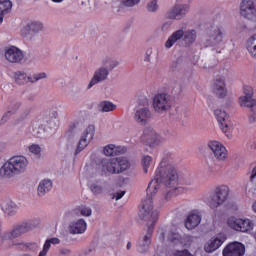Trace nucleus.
<instances>
[{"mask_svg": "<svg viewBox=\"0 0 256 256\" xmlns=\"http://www.w3.org/2000/svg\"><path fill=\"white\" fill-rule=\"evenodd\" d=\"M178 183H189V178L177 170L171 159L163 158L156 170L154 180L149 183L146 189V199L143 201L139 211V218L142 221L152 219V223H157L159 212L153 211V197L157 195L160 185H164L166 189L158 198V205L163 207V205L169 203L177 195V190L179 189L177 188Z\"/></svg>", "mask_w": 256, "mask_h": 256, "instance_id": "f257e3e1", "label": "nucleus"}, {"mask_svg": "<svg viewBox=\"0 0 256 256\" xmlns=\"http://www.w3.org/2000/svg\"><path fill=\"white\" fill-rule=\"evenodd\" d=\"M92 166L100 175H119L131 167V163L125 157L118 158H96Z\"/></svg>", "mask_w": 256, "mask_h": 256, "instance_id": "f03ea898", "label": "nucleus"}, {"mask_svg": "<svg viewBox=\"0 0 256 256\" xmlns=\"http://www.w3.org/2000/svg\"><path fill=\"white\" fill-rule=\"evenodd\" d=\"M28 165L29 161L24 156H14L0 168V175L8 178L21 175L27 171Z\"/></svg>", "mask_w": 256, "mask_h": 256, "instance_id": "7ed1b4c3", "label": "nucleus"}, {"mask_svg": "<svg viewBox=\"0 0 256 256\" xmlns=\"http://www.w3.org/2000/svg\"><path fill=\"white\" fill-rule=\"evenodd\" d=\"M39 225H41V219L39 218H34L17 224L11 231L3 233L1 236V242L5 243V241H13V239H19L21 235H25V233H29V231L37 229Z\"/></svg>", "mask_w": 256, "mask_h": 256, "instance_id": "20e7f679", "label": "nucleus"}, {"mask_svg": "<svg viewBox=\"0 0 256 256\" xmlns=\"http://www.w3.org/2000/svg\"><path fill=\"white\" fill-rule=\"evenodd\" d=\"M101 64L102 66L94 72V75L88 84V89H91V87H93V85H97V83L107 81L109 77V71H113V69L119 67V61L109 56L103 57Z\"/></svg>", "mask_w": 256, "mask_h": 256, "instance_id": "39448f33", "label": "nucleus"}, {"mask_svg": "<svg viewBox=\"0 0 256 256\" xmlns=\"http://www.w3.org/2000/svg\"><path fill=\"white\" fill-rule=\"evenodd\" d=\"M181 39L187 47H190V45H193L194 42L197 41V30L191 29L184 31L183 29H179L173 32L165 42L166 49H171V46L175 45L177 41H181Z\"/></svg>", "mask_w": 256, "mask_h": 256, "instance_id": "423d86ee", "label": "nucleus"}, {"mask_svg": "<svg viewBox=\"0 0 256 256\" xmlns=\"http://www.w3.org/2000/svg\"><path fill=\"white\" fill-rule=\"evenodd\" d=\"M230 190L228 186L221 185L214 189V192L207 198V205L213 211H217L228 199Z\"/></svg>", "mask_w": 256, "mask_h": 256, "instance_id": "0eeeda50", "label": "nucleus"}, {"mask_svg": "<svg viewBox=\"0 0 256 256\" xmlns=\"http://www.w3.org/2000/svg\"><path fill=\"white\" fill-rule=\"evenodd\" d=\"M173 105V99L168 93H158L153 98V109L155 113H167L171 111Z\"/></svg>", "mask_w": 256, "mask_h": 256, "instance_id": "6e6552de", "label": "nucleus"}, {"mask_svg": "<svg viewBox=\"0 0 256 256\" xmlns=\"http://www.w3.org/2000/svg\"><path fill=\"white\" fill-rule=\"evenodd\" d=\"M240 15L256 23V0H242L240 2Z\"/></svg>", "mask_w": 256, "mask_h": 256, "instance_id": "1a4fd4ad", "label": "nucleus"}, {"mask_svg": "<svg viewBox=\"0 0 256 256\" xmlns=\"http://www.w3.org/2000/svg\"><path fill=\"white\" fill-rule=\"evenodd\" d=\"M207 147L216 161L220 163L227 161V148L221 142L215 140L209 141Z\"/></svg>", "mask_w": 256, "mask_h": 256, "instance_id": "9d476101", "label": "nucleus"}, {"mask_svg": "<svg viewBox=\"0 0 256 256\" xmlns=\"http://www.w3.org/2000/svg\"><path fill=\"white\" fill-rule=\"evenodd\" d=\"M144 221L147 222L148 229L146 235L138 243V253H147V251H149V247H151V237H153V227H155V222L153 223L152 218Z\"/></svg>", "mask_w": 256, "mask_h": 256, "instance_id": "9b49d317", "label": "nucleus"}, {"mask_svg": "<svg viewBox=\"0 0 256 256\" xmlns=\"http://www.w3.org/2000/svg\"><path fill=\"white\" fill-rule=\"evenodd\" d=\"M95 136V126L89 125L81 135V138L78 142L77 148L74 152V155H79L83 149H85Z\"/></svg>", "mask_w": 256, "mask_h": 256, "instance_id": "f8f14e48", "label": "nucleus"}, {"mask_svg": "<svg viewBox=\"0 0 256 256\" xmlns=\"http://www.w3.org/2000/svg\"><path fill=\"white\" fill-rule=\"evenodd\" d=\"M134 120L139 125H147L151 120V110H149V102L144 99L143 107H138L134 114Z\"/></svg>", "mask_w": 256, "mask_h": 256, "instance_id": "ddd939ff", "label": "nucleus"}, {"mask_svg": "<svg viewBox=\"0 0 256 256\" xmlns=\"http://www.w3.org/2000/svg\"><path fill=\"white\" fill-rule=\"evenodd\" d=\"M228 225L234 231H241L242 233H247L253 229V222L249 219L230 218Z\"/></svg>", "mask_w": 256, "mask_h": 256, "instance_id": "4468645a", "label": "nucleus"}, {"mask_svg": "<svg viewBox=\"0 0 256 256\" xmlns=\"http://www.w3.org/2000/svg\"><path fill=\"white\" fill-rule=\"evenodd\" d=\"M189 7L183 4H176L166 12V19H174L180 21L185 15H187Z\"/></svg>", "mask_w": 256, "mask_h": 256, "instance_id": "2eb2a0df", "label": "nucleus"}, {"mask_svg": "<svg viewBox=\"0 0 256 256\" xmlns=\"http://www.w3.org/2000/svg\"><path fill=\"white\" fill-rule=\"evenodd\" d=\"M4 57L8 63H21L23 61L24 55L21 49L11 46L5 49Z\"/></svg>", "mask_w": 256, "mask_h": 256, "instance_id": "dca6fc26", "label": "nucleus"}, {"mask_svg": "<svg viewBox=\"0 0 256 256\" xmlns=\"http://www.w3.org/2000/svg\"><path fill=\"white\" fill-rule=\"evenodd\" d=\"M225 241H227V236H225V234H218L204 245V251L206 253H213V251H217Z\"/></svg>", "mask_w": 256, "mask_h": 256, "instance_id": "f3484780", "label": "nucleus"}, {"mask_svg": "<svg viewBox=\"0 0 256 256\" xmlns=\"http://www.w3.org/2000/svg\"><path fill=\"white\" fill-rule=\"evenodd\" d=\"M245 245L239 242L228 244L223 250V256H244Z\"/></svg>", "mask_w": 256, "mask_h": 256, "instance_id": "a211bd4d", "label": "nucleus"}, {"mask_svg": "<svg viewBox=\"0 0 256 256\" xmlns=\"http://www.w3.org/2000/svg\"><path fill=\"white\" fill-rule=\"evenodd\" d=\"M213 92L219 99L227 97V86L224 76H217L214 80Z\"/></svg>", "mask_w": 256, "mask_h": 256, "instance_id": "6ab92c4d", "label": "nucleus"}, {"mask_svg": "<svg viewBox=\"0 0 256 256\" xmlns=\"http://www.w3.org/2000/svg\"><path fill=\"white\" fill-rule=\"evenodd\" d=\"M85 112L80 111L77 114V119L74 120L68 127V130L66 131L65 137L68 141L73 140V137H75V129L79 127V123L85 122Z\"/></svg>", "mask_w": 256, "mask_h": 256, "instance_id": "aec40b11", "label": "nucleus"}, {"mask_svg": "<svg viewBox=\"0 0 256 256\" xmlns=\"http://www.w3.org/2000/svg\"><path fill=\"white\" fill-rule=\"evenodd\" d=\"M243 96L239 98L240 107H245L246 105H255L256 100L253 98V88L251 86H244Z\"/></svg>", "mask_w": 256, "mask_h": 256, "instance_id": "412c9836", "label": "nucleus"}, {"mask_svg": "<svg viewBox=\"0 0 256 256\" xmlns=\"http://www.w3.org/2000/svg\"><path fill=\"white\" fill-rule=\"evenodd\" d=\"M215 117L218 121V123H220V127L223 131V133H225V135L227 137H229V126L227 125V112H225V110L222 109H216L214 111Z\"/></svg>", "mask_w": 256, "mask_h": 256, "instance_id": "4be33fe9", "label": "nucleus"}, {"mask_svg": "<svg viewBox=\"0 0 256 256\" xmlns=\"http://www.w3.org/2000/svg\"><path fill=\"white\" fill-rule=\"evenodd\" d=\"M142 141L148 143V145H155L159 141V135L154 131L153 127L148 126L144 129L142 135Z\"/></svg>", "mask_w": 256, "mask_h": 256, "instance_id": "5701e85b", "label": "nucleus"}, {"mask_svg": "<svg viewBox=\"0 0 256 256\" xmlns=\"http://www.w3.org/2000/svg\"><path fill=\"white\" fill-rule=\"evenodd\" d=\"M68 229L71 235H81L87 231V222L83 219H79L76 222H72Z\"/></svg>", "mask_w": 256, "mask_h": 256, "instance_id": "b1692460", "label": "nucleus"}, {"mask_svg": "<svg viewBox=\"0 0 256 256\" xmlns=\"http://www.w3.org/2000/svg\"><path fill=\"white\" fill-rule=\"evenodd\" d=\"M0 207L7 217H13L17 213V203L11 199H6Z\"/></svg>", "mask_w": 256, "mask_h": 256, "instance_id": "393cba45", "label": "nucleus"}, {"mask_svg": "<svg viewBox=\"0 0 256 256\" xmlns=\"http://www.w3.org/2000/svg\"><path fill=\"white\" fill-rule=\"evenodd\" d=\"M199 223H201V215L192 213L188 215L185 227L188 229V231H191V229H195V227L199 226Z\"/></svg>", "mask_w": 256, "mask_h": 256, "instance_id": "a878e982", "label": "nucleus"}, {"mask_svg": "<svg viewBox=\"0 0 256 256\" xmlns=\"http://www.w3.org/2000/svg\"><path fill=\"white\" fill-rule=\"evenodd\" d=\"M52 187H53V183L51 182V180H42L38 185L39 197H43L45 196L46 193H49Z\"/></svg>", "mask_w": 256, "mask_h": 256, "instance_id": "bb28decb", "label": "nucleus"}, {"mask_svg": "<svg viewBox=\"0 0 256 256\" xmlns=\"http://www.w3.org/2000/svg\"><path fill=\"white\" fill-rule=\"evenodd\" d=\"M29 79H31V76H27V73L24 71H17L14 73V81L16 85H26V83H30Z\"/></svg>", "mask_w": 256, "mask_h": 256, "instance_id": "cd10ccee", "label": "nucleus"}, {"mask_svg": "<svg viewBox=\"0 0 256 256\" xmlns=\"http://www.w3.org/2000/svg\"><path fill=\"white\" fill-rule=\"evenodd\" d=\"M116 109L117 105L110 101H102L98 104V111L100 113H111V111H115Z\"/></svg>", "mask_w": 256, "mask_h": 256, "instance_id": "c85d7f7f", "label": "nucleus"}, {"mask_svg": "<svg viewBox=\"0 0 256 256\" xmlns=\"http://www.w3.org/2000/svg\"><path fill=\"white\" fill-rule=\"evenodd\" d=\"M60 243L61 240H59V238L47 239L44 243L42 251L39 253L38 256H47V253H49V249H51V245H59Z\"/></svg>", "mask_w": 256, "mask_h": 256, "instance_id": "c756f323", "label": "nucleus"}, {"mask_svg": "<svg viewBox=\"0 0 256 256\" xmlns=\"http://www.w3.org/2000/svg\"><path fill=\"white\" fill-rule=\"evenodd\" d=\"M210 39L214 43H221L223 41V32L221 31V28L214 27L209 32Z\"/></svg>", "mask_w": 256, "mask_h": 256, "instance_id": "7c9ffc66", "label": "nucleus"}, {"mask_svg": "<svg viewBox=\"0 0 256 256\" xmlns=\"http://www.w3.org/2000/svg\"><path fill=\"white\" fill-rule=\"evenodd\" d=\"M13 3L10 0H0V17L11 13Z\"/></svg>", "mask_w": 256, "mask_h": 256, "instance_id": "2f4dec72", "label": "nucleus"}, {"mask_svg": "<svg viewBox=\"0 0 256 256\" xmlns=\"http://www.w3.org/2000/svg\"><path fill=\"white\" fill-rule=\"evenodd\" d=\"M246 49L250 53L251 57L256 59V34L248 39Z\"/></svg>", "mask_w": 256, "mask_h": 256, "instance_id": "473e14b6", "label": "nucleus"}, {"mask_svg": "<svg viewBox=\"0 0 256 256\" xmlns=\"http://www.w3.org/2000/svg\"><path fill=\"white\" fill-rule=\"evenodd\" d=\"M74 215H82V217H91L93 211L88 206H78L73 210Z\"/></svg>", "mask_w": 256, "mask_h": 256, "instance_id": "72a5a7b5", "label": "nucleus"}, {"mask_svg": "<svg viewBox=\"0 0 256 256\" xmlns=\"http://www.w3.org/2000/svg\"><path fill=\"white\" fill-rule=\"evenodd\" d=\"M168 241L171 243H183V237L175 230H170L168 233Z\"/></svg>", "mask_w": 256, "mask_h": 256, "instance_id": "f704fd0d", "label": "nucleus"}, {"mask_svg": "<svg viewBox=\"0 0 256 256\" xmlns=\"http://www.w3.org/2000/svg\"><path fill=\"white\" fill-rule=\"evenodd\" d=\"M118 151L119 149L113 144H109L103 149V153L106 157H113L117 155Z\"/></svg>", "mask_w": 256, "mask_h": 256, "instance_id": "c9c22d12", "label": "nucleus"}, {"mask_svg": "<svg viewBox=\"0 0 256 256\" xmlns=\"http://www.w3.org/2000/svg\"><path fill=\"white\" fill-rule=\"evenodd\" d=\"M90 191L93 195H101L103 193L104 188L101 182H94L90 185Z\"/></svg>", "mask_w": 256, "mask_h": 256, "instance_id": "e433bc0d", "label": "nucleus"}, {"mask_svg": "<svg viewBox=\"0 0 256 256\" xmlns=\"http://www.w3.org/2000/svg\"><path fill=\"white\" fill-rule=\"evenodd\" d=\"M153 163V158L149 155H146L141 160V165L143 167V172L148 173L149 167H151V164Z\"/></svg>", "mask_w": 256, "mask_h": 256, "instance_id": "4c0bfd02", "label": "nucleus"}, {"mask_svg": "<svg viewBox=\"0 0 256 256\" xmlns=\"http://www.w3.org/2000/svg\"><path fill=\"white\" fill-rule=\"evenodd\" d=\"M242 107H247L248 109H250L249 121L250 123H256V102H254V105L248 104Z\"/></svg>", "mask_w": 256, "mask_h": 256, "instance_id": "58836bf2", "label": "nucleus"}, {"mask_svg": "<svg viewBox=\"0 0 256 256\" xmlns=\"http://www.w3.org/2000/svg\"><path fill=\"white\" fill-rule=\"evenodd\" d=\"M24 29L25 31H32V33H39V31H41V24L32 22L28 24Z\"/></svg>", "mask_w": 256, "mask_h": 256, "instance_id": "ea45409f", "label": "nucleus"}, {"mask_svg": "<svg viewBox=\"0 0 256 256\" xmlns=\"http://www.w3.org/2000/svg\"><path fill=\"white\" fill-rule=\"evenodd\" d=\"M33 133L36 137H41L45 134V125L43 124H35L33 127Z\"/></svg>", "mask_w": 256, "mask_h": 256, "instance_id": "a19ab883", "label": "nucleus"}, {"mask_svg": "<svg viewBox=\"0 0 256 256\" xmlns=\"http://www.w3.org/2000/svg\"><path fill=\"white\" fill-rule=\"evenodd\" d=\"M21 102L16 101V102H12L9 106H8V111H11L14 115H17V111H19V109H21Z\"/></svg>", "mask_w": 256, "mask_h": 256, "instance_id": "79ce46f5", "label": "nucleus"}, {"mask_svg": "<svg viewBox=\"0 0 256 256\" xmlns=\"http://www.w3.org/2000/svg\"><path fill=\"white\" fill-rule=\"evenodd\" d=\"M40 79H47V73L42 72L39 74H34L31 78H29L30 83H37Z\"/></svg>", "mask_w": 256, "mask_h": 256, "instance_id": "37998d69", "label": "nucleus"}, {"mask_svg": "<svg viewBox=\"0 0 256 256\" xmlns=\"http://www.w3.org/2000/svg\"><path fill=\"white\" fill-rule=\"evenodd\" d=\"M159 9V4H157V0H152L147 4V11L149 13H155Z\"/></svg>", "mask_w": 256, "mask_h": 256, "instance_id": "c03bdc74", "label": "nucleus"}, {"mask_svg": "<svg viewBox=\"0 0 256 256\" xmlns=\"http://www.w3.org/2000/svg\"><path fill=\"white\" fill-rule=\"evenodd\" d=\"M141 0H120L121 5L123 7H135V5H139Z\"/></svg>", "mask_w": 256, "mask_h": 256, "instance_id": "a18cd8bd", "label": "nucleus"}, {"mask_svg": "<svg viewBox=\"0 0 256 256\" xmlns=\"http://www.w3.org/2000/svg\"><path fill=\"white\" fill-rule=\"evenodd\" d=\"M13 115H15L14 113H12L11 111L7 110L0 121V125H5V123H7V121H9L11 119V117H13Z\"/></svg>", "mask_w": 256, "mask_h": 256, "instance_id": "49530a36", "label": "nucleus"}, {"mask_svg": "<svg viewBox=\"0 0 256 256\" xmlns=\"http://www.w3.org/2000/svg\"><path fill=\"white\" fill-rule=\"evenodd\" d=\"M30 153H34V155H39L41 153V147L37 144L31 145L29 147Z\"/></svg>", "mask_w": 256, "mask_h": 256, "instance_id": "de8ad7c7", "label": "nucleus"}, {"mask_svg": "<svg viewBox=\"0 0 256 256\" xmlns=\"http://www.w3.org/2000/svg\"><path fill=\"white\" fill-rule=\"evenodd\" d=\"M153 54V49H148L146 51V56L144 58L145 63H151V55Z\"/></svg>", "mask_w": 256, "mask_h": 256, "instance_id": "09e8293b", "label": "nucleus"}, {"mask_svg": "<svg viewBox=\"0 0 256 256\" xmlns=\"http://www.w3.org/2000/svg\"><path fill=\"white\" fill-rule=\"evenodd\" d=\"M125 195V191H119L113 194L112 199H116V201H119L123 196Z\"/></svg>", "mask_w": 256, "mask_h": 256, "instance_id": "8fccbe9b", "label": "nucleus"}, {"mask_svg": "<svg viewBox=\"0 0 256 256\" xmlns=\"http://www.w3.org/2000/svg\"><path fill=\"white\" fill-rule=\"evenodd\" d=\"M60 254L61 255H71V250L67 248H62L60 249Z\"/></svg>", "mask_w": 256, "mask_h": 256, "instance_id": "3c124183", "label": "nucleus"}, {"mask_svg": "<svg viewBox=\"0 0 256 256\" xmlns=\"http://www.w3.org/2000/svg\"><path fill=\"white\" fill-rule=\"evenodd\" d=\"M171 27V22H166L162 25L161 29L162 31H167Z\"/></svg>", "mask_w": 256, "mask_h": 256, "instance_id": "603ef678", "label": "nucleus"}, {"mask_svg": "<svg viewBox=\"0 0 256 256\" xmlns=\"http://www.w3.org/2000/svg\"><path fill=\"white\" fill-rule=\"evenodd\" d=\"M51 116L54 118V119H57L59 117V112L57 111H52L51 112Z\"/></svg>", "mask_w": 256, "mask_h": 256, "instance_id": "864d4df0", "label": "nucleus"}, {"mask_svg": "<svg viewBox=\"0 0 256 256\" xmlns=\"http://www.w3.org/2000/svg\"><path fill=\"white\" fill-rule=\"evenodd\" d=\"M181 92H182L181 86H179L177 90H174V93H176V95L181 94Z\"/></svg>", "mask_w": 256, "mask_h": 256, "instance_id": "5fc2aeb1", "label": "nucleus"}, {"mask_svg": "<svg viewBox=\"0 0 256 256\" xmlns=\"http://www.w3.org/2000/svg\"><path fill=\"white\" fill-rule=\"evenodd\" d=\"M27 100L33 102V101H35V96L29 95V96L27 97Z\"/></svg>", "mask_w": 256, "mask_h": 256, "instance_id": "6e6d98bb", "label": "nucleus"}, {"mask_svg": "<svg viewBox=\"0 0 256 256\" xmlns=\"http://www.w3.org/2000/svg\"><path fill=\"white\" fill-rule=\"evenodd\" d=\"M3 237V224L0 223V239Z\"/></svg>", "mask_w": 256, "mask_h": 256, "instance_id": "4d7b16f0", "label": "nucleus"}, {"mask_svg": "<svg viewBox=\"0 0 256 256\" xmlns=\"http://www.w3.org/2000/svg\"><path fill=\"white\" fill-rule=\"evenodd\" d=\"M126 248H127L128 250L131 249V242H128V243H127Z\"/></svg>", "mask_w": 256, "mask_h": 256, "instance_id": "13d9d810", "label": "nucleus"}, {"mask_svg": "<svg viewBox=\"0 0 256 256\" xmlns=\"http://www.w3.org/2000/svg\"><path fill=\"white\" fill-rule=\"evenodd\" d=\"M53 3H62L63 0H52Z\"/></svg>", "mask_w": 256, "mask_h": 256, "instance_id": "bf43d9fd", "label": "nucleus"}, {"mask_svg": "<svg viewBox=\"0 0 256 256\" xmlns=\"http://www.w3.org/2000/svg\"><path fill=\"white\" fill-rule=\"evenodd\" d=\"M3 23V16H0V25Z\"/></svg>", "mask_w": 256, "mask_h": 256, "instance_id": "052dcab7", "label": "nucleus"}, {"mask_svg": "<svg viewBox=\"0 0 256 256\" xmlns=\"http://www.w3.org/2000/svg\"><path fill=\"white\" fill-rule=\"evenodd\" d=\"M22 35H23V37H27V34H25V33H22Z\"/></svg>", "mask_w": 256, "mask_h": 256, "instance_id": "680f3d73", "label": "nucleus"}, {"mask_svg": "<svg viewBox=\"0 0 256 256\" xmlns=\"http://www.w3.org/2000/svg\"><path fill=\"white\" fill-rule=\"evenodd\" d=\"M164 235H165V234H164V233H162V237H164Z\"/></svg>", "mask_w": 256, "mask_h": 256, "instance_id": "e2e57ef3", "label": "nucleus"}]
</instances>
